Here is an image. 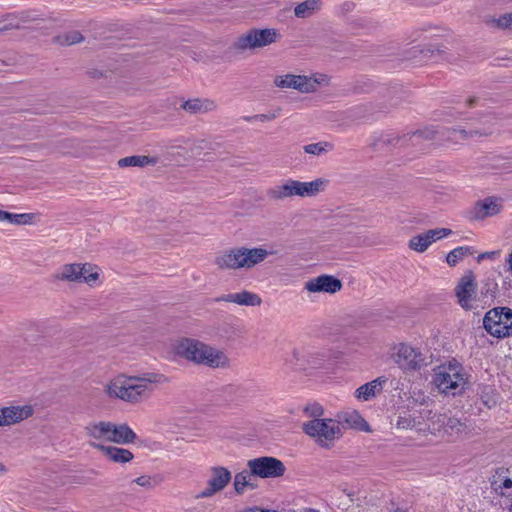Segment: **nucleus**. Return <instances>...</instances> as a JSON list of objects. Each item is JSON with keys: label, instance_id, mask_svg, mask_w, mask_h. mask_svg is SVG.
<instances>
[{"label": "nucleus", "instance_id": "43", "mask_svg": "<svg viewBox=\"0 0 512 512\" xmlns=\"http://www.w3.org/2000/svg\"><path fill=\"white\" fill-rule=\"evenodd\" d=\"M134 482L142 487H150L151 486V479L149 476H140L134 480Z\"/></svg>", "mask_w": 512, "mask_h": 512}, {"label": "nucleus", "instance_id": "37", "mask_svg": "<svg viewBox=\"0 0 512 512\" xmlns=\"http://www.w3.org/2000/svg\"><path fill=\"white\" fill-rule=\"evenodd\" d=\"M472 254L469 247H457L450 251L446 257V261L450 266H455L465 256Z\"/></svg>", "mask_w": 512, "mask_h": 512}, {"label": "nucleus", "instance_id": "10", "mask_svg": "<svg viewBox=\"0 0 512 512\" xmlns=\"http://www.w3.org/2000/svg\"><path fill=\"white\" fill-rule=\"evenodd\" d=\"M280 37L279 31L275 28L251 29L239 36L234 46L238 50L258 49L277 42Z\"/></svg>", "mask_w": 512, "mask_h": 512}, {"label": "nucleus", "instance_id": "52", "mask_svg": "<svg viewBox=\"0 0 512 512\" xmlns=\"http://www.w3.org/2000/svg\"><path fill=\"white\" fill-rule=\"evenodd\" d=\"M2 31H3V30H2V29H0V33H1Z\"/></svg>", "mask_w": 512, "mask_h": 512}, {"label": "nucleus", "instance_id": "22", "mask_svg": "<svg viewBox=\"0 0 512 512\" xmlns=\"http://www.w3.org/2000/svg\"><path fill=\"white\" fill-rule=\"evenodd\" d=\"M386 383L387 378L385 376L377 377L376 379L358 387L355 390V397L361 401H368L380 394Z\"/></svg>", "mask_w": 512, "mask_h": 512}, {"label": "nucleus", "instance_id": "4", "mask_svg": "<svg viewBox=\"0 0 512 512\" xmlns=\"http://www.w3.org/2000/svg\"><path fill=\"white\" fill-rule=\"evenodd\" d=\"M328 180L316 178L309 182H304L292 178H287L267 190V197L272 201H283L293 197L312 198L325 191Z\"/></svg>", "mask_w": 512, "mask_h": 512}, {"label": "nucleus", "instance_id": "13", "mask_svg": "<svg viewBox=\"0 0 512 512\" xmlns=\"http://www.w3.org/2000/svg\"><path fill=\"white\" fill-rule=\"evenodd\" d=\"M394 350L393 360L405 372L420 369L424 362L422 353L408 344L400 343L395 346Z\"/></svg>", "mask_w": 512, "mask_h": 512}, {"label": "nucleus", "instance_id": "2", "mask_svg": "<svg viewBox=\"0 0 512 512\" xmlns=\"http://www.w3.org/2000/svg\"><path fill=\"white\" fill-rule=\"evenodd\" d=\"M273 254V251H269L264 246H238L224 250L215 258V264L220 270L249 271L261 265Z\"/></svg>", "mask_w": 512, "mask_h": 512}, {"label": "nucleus", "instance_id": "12", "mask_svg": "<svg viewBox=\"0 0 512 512\" xmlns=\"http://www.w3.org/2000/svg\"><path fill=\"white\" fill-rule=\"evenodd\" d=\"M247 467L252 475L263 479L282 477L286 472L284 463L270 456L251 459L247 462Z\"/></svg>", "mask_w": 512, "mask_h": 512}, {"label": "nucleus", "instance_id": "16", "mask_svg": "<svg viewBox=\"0 0 512 512\" xmlns=\"http://www.w3.org/2000/svg\"><path fill=\"white\" fill-rule=\"evenodd\" d=\"M452 231L448 228H436L412 237L409 241V248L422 253L436 240L449 236Z\"/></svg>", "mask_w": 512, "mask_h": 512}, {"label": "nucleus", "instance_id": "11", "mask_svg": "<svg viewBox=\"0 0 512 512\" xmlns=\"http://www.w3.org/2000/svg\"><path fill=\"white\" fill-rule=\"evenodd\" d=\"M209 476L205 487L195 495V499H209L221 493L231 482L232 473L224 466L214 465L208 470Z\"/></svg>", "mask_w": 512, "mask_h": 512}, {"label": "nucleus", "instance_id": "18", "mask_svg": "<svg viewBox=\"0 0 512 512\" xmlns=\"http://www.w3.org/2000/svg\"><path fill=\"white\" fill-rule=\"evenodd\" d=\"M34 413L31 405L8 406L0 408V427L11 426L19 423Z\"/></svg>", "mask_w": 512, "mask_h": 512}, {"label": "nucleus", "instance_id": "31", "mask_svg": "<svg viewBox=\"0 0 512 512\" xmlns=\"http://www.w3.org/2000/svg\"><path fill=\"white\" fill-rule=\"evenodd\" d=\"M485 24L492 29L511 30L512 29V12L499 16H488L485 18Z\"/></svg>", "mask_w": 512, "mask_h": 512}, {"label": "nucleus", "instance_id": "49", "mask_svg": "<svg viewBox=\"0 0 512 512\" xmlns=\"http://www.w3.org/2000/svg\"><path fill=\"white\" fill-rule=\"evenodd\" d=\"M507 262H508V265H509V270H510V272L512 274V252L509 254Z\"/></svg>", "mask_w": 512, "mask_h": 512}, {"label": "nucleus", "instance_id": "26", "mask_svg": "<svg viewBox=\"0 0 512 512\" xmlns=\"http://www.w3.org/2000/svg\"><path fill=\"white\" fill-rule=\"evenodd\" d=\"M423 419L422 415L405 413L398 417L396 426L399 429H411L426 434V426H424Z\"/></svg>", "mask_w": 512, "mask_h": 512}, {"label": "nucleus", "instance_id": "40", "mask_svg": "<svg viewBox=\"0 0 512 512\" xmlns=\"http://www.w3.org/2000/svg\"><path fill=\"white\" fill-rule=\"evenodd\" d=\"M304 412L307 416L312 417L313 419H322L321 416L324 414V410L319 404L306 406Z\"/></svg>", "mask_w": 512, "mask_h": 512}, {"label": "nucleus", "instance_id": "30", "mask_svg": "<svg viewBox=\"0 0 512 512\" xmlns=\"http://www.w3.org/2000/svg\"><path fill=\"white\" fill-rule=\"evenodd\" d=\"M157 162L158 159L156 157H149L145 155H133L119 159L118 166L121 168L144 167L148 165H155Z\"/></svg>", "mask_w": 512, "mask_h": 512}, {"label": "nucleus", "instance_id": "41", "mask_svg": "<svg viewBox=\"0 0 512 512\" xmlns=\"http://www.w3.org/2000/svg\"><path fill=\"white\" fill-rule=\"evenodd\" d=\"M344 421L350 425L356 426L359 422L363 421V419L357 412H353L349 414V417L345 416Z\"/></svg>", "mask_w": 512, "mask_h": 512}, {"label": "nucleus", "instance_id": "8", "mask_svg": "<svg viewBox=\"0 0 512 512\" xmlns=\"http://www.w3.org/2000/svg\"><path fill=\"white\" fill-rule=\"evenodd\" d=\"M483 326L493 337L505 338L512 336V309L496 307L489 310L484 316Z\"/></svg>", "mask_w": 512, "mask_h": 512}, {"label": "nucleus", "instance_id": "51", "mask_svg": "<svg viewBox=\"0 0 512 512\" xmlns=\"http://www.w3.org/2000/svg\"><path fill=\"white\" fill-rule=\"evenodd\" d=\"M4 467L0 464V471H4Z\"/></svg>", "mask_w": 512, "mask_h": 512}, {"label": "nucleus", "instance_id": "24", "mask_svg": "<svg viewBox=\"0 0 512 512\" xmlns=\"http://www.w3.org/2000/svg\"><path fill=\"white\" fill-rule=\"evenodd\" d=\"M136 439V433L127 423L112 424L110 442L118 445H127L134 443Z\"/></svg>", "mask_w": 512, "mask_h": 512}, {"label": "nucleus", "instance_id": "6", "mask_svg": "<svg viewBox=\"0 0 512 512\" xmlns=\"http://www.w3.org/2000/svg\"><path fill=\"white\" fill-rule=\"evenodd\" d=\"M302 429L321 447H330L342 435L340 422L331 418L312 419L303 423Z\"/></svg>", "mask_w": 512, "mask_h": 512}, {"label": "nucleus", "instance_id": "1", "mask_svg": "<svg viewBox=\"0 0 512 512\" xmlns=\"http://www.w3.org/2000/svg\"><path fill=\"white\" fill-rule=\"evenodd\" d=\"M167 381V377L158 372H145L137 375L121 373L104 385V393L110 399L137 405L148 400L155 389Z\"/></svg>", "mask_w": 512, "mask_h": 512}, {"label": "nucleus", "instance_id": "36", "mask_svg": "<svg viewBox=\"0 0 512 512\" xmlns=\"http://www.w3.org/2000/svg\"><path fill=\"white\" fill-rule=\"evenodd\" d=\"M60 45H73L83 40V36L79 31H68L55 38Z\"/></svg>", "mask_w": 512, "mask_h": 512}, {"label": "nucleus", "instance_id": "25", "mask_svg": "<svg viewBox=\"0 0 512 512\" xmlns=\"http://www.w3.org/2000/svg\"><path fill=\"white\" fill-rule=\"evenodd\" d=\"M181 108L190 114H205L216 110L217 104L208 98H193L184 101Z\"/></svg>", "mask_w": 512, "mask_h": 512}, {"label": "nucleus", "instance_id": "15", "mask_svg": "<svg viewBox=\"0 0 512 512\" xmlns=\"http://www.w3.org/2000/svg\"><path fill=\"white\" fill-rule=\"evenodd\" d=\"M342 283L332 275H320L305 282L304 289L309 293L334 294L340 291Z\"/></svg>", "mask_w": 512, "mask_h": 512}, {"label": "nucleus", "instance_id": "14", "mask_svg": "<svg viewBox=\"0 0 512 512\" xmlns=\"http://www.w3.org/2000/svg\"><path fill=\"white\" fill-rule=\"evenodd\" d=\"M477 281L472 271H467L455 287V295L458 303L465 310L473 308L472 302L477 296Z\"/></svg>", "mask_w": 512, "mask_h": 512}, {"label": "nucleus", "instance_id": "42", "mask_svg": "<svg viewBox=\"0 0 512 512\" xmlns=\"http://www.w3.org/2000/svg\"><path fill=\"white\" fill-rule=\"evenodd\" d=\"M481 399H482L483 404L488 408L494 407L497 403V400L493 395H491V396L489 394L482 395Z\"/></svg>", "mask_w": 512, "mask_h": 512}, {"label": "nucleus", "instance_id": "35", "mask_svg": "<svg viewBox=\"0 0 512 512\" xmlns=\"http://www.w3.org/2000/svg\"><path fill=\"white\" fill-rule=\"evenodd\" d=\"M81 282L92 284L99 278V268L91 263H80Z\"/></svg>", "mask_w": 512, "mask_h": 512}, {"label": "nucleus", "instance_id": "7", "mask_svg": "<svg viewBox=\"0 0 512 512\" xmlns=\"http://www.w3.org/2000/svg\"><path fill=\"white\" fill-rule=\"evenodd\" d=\"M329 78L322 73L311 75L285 74L276 76L274 85L281 89H294L301 93L316 92L321 86L328 85Z\"/></svg>", "mask_w": 512, "mask_h": 512}, {"label": "nucleus", "instance_id": "9", "mask_svg": "<svg viewBox=\"0 0 512 512\" xmlns=\"http://www.w3.org/2000/svg\"><path fill=\"white\" fill-rule=\"evenodd\" d=\"M328 360L326 352L316 348L294 349L288 363L298 371L321 369Z\"/></svg>", "mask_w": 512, "mask_h": 512}, {"label": "nucleus", "instance_id": "28", "mask_svg": "<svg viewBox=\"0 0 512 512\" xmlns=\"http://www.w3.org/2000/svg\"><path fill=\"white\" fill-rule=\"evenodd\" d=\"M55 279L67 282H81L80 263L62 265L54 274Z\"/></svg>", "mask_w": 512, "mask_h": 512}, {"label": "nucleus", "instance_id": "19", "mask_svg": "<svg viewBox=\"0 0 512 512\" xmlns=\"http://www.w3.org/2000/svg\"><path fill=\"white\" fill-rule=\"evenodd\" d=\"M217 302H229V303H235L240 306H260L262 303L261 297L251 291L243 290L241 292L237 293H230L226 295H222L218 298H216Z\"/></svg>", "mask_w": 512, "mask_h": 512}, {"label": "nucleus", "instance_id": "39", "mask_svg": "<svg viewBox=\"0 0 512 512\" xmlns=\"http://www.w3.org/2000/svg\"><path fill=\"white\" fill-rule=\"evenodd\" d=\"M34 219H35V214H33V213H21V214L13 213L12 224L28 225V224H32Z\"/></svg>", "mask_w": 512, "mask_h": 512}, {"label": "nucleus", "instance_id": "17", "mask_svg": "<svg viewBox=\"0 0 512 512\" xmlns=\"http://www.w3.org/2000/svg\"><path fill=\"white\" fill-rule=\"evenodd\" d=\"M504 207V201L501 197L489 196L476 202L473 208V218L475 220H484L500 214Z\"/></svg>", "mask_w": 512, "mask_h": 512}, {"label": "nucleus", "instance_id": "33", "mask_svg": "<svg viewBox=\"0 0 512 512\" xmlns=\"http://www.w3.org/2000/svg\"><path fill=\"white\" fill-rule=\"evenodd\" d=\"M444 425H445V415L444 414H433L428 419V422L424 423V426H426V433H430L433 435H443Z\"/></svg>", "mask_w": 512, "mask_h": 512}, {"label": "nucleus", "instance_id": "34", "mask_svg": "<svg viewBox=\"0 0 512 512\" xmlns=\"http://www.w3.org/2000/svg\"><path fill=\"white\" fill-rule=\"evenodd\" d=\"M334 149V145L327 141H320L317 143H310L303 146L305 153L313 156H321Z\"/></svg>", "mask_w": 512, "mask_h": 512}, {"label": "nucleus", "instance_id": "3", "mask_svg": "<svg viewBox=\"0 0 512 512\" xmlns=\"http://www.w3.org/2000/svg\"><path fill=\"white\" fill-rule=\"evenodd\" d=\"M176 353L189 361L211 368H226L230 364V359L223 351L195 339L180 340L176 345Z\"/></svg>", "mask_w": 512, "mask_h": 512}, {"label": "nucleus", "instance_id": "45", "mask_svg": "<svg viewBox=\"0 0 512 512\" xmlns=\"http://www.w3.org/2000/svg\"><path fill=\"white\" fill-rule=\"evenodd\" d=\"M13 213L0 210V221L12 224Z\"/></svg>", "mask_w": 512, "mask_h": 512}, {"label": "nucleus", "instance_id": "27", "mask_svg": "<svg viewBox=\"0 0 512 512\" xmlns=\"http://www.w3.org/2000/svg\"><path fill=\"white\" fill-rule=\"evenodd\" d=\"M322 6V0H305L295 6L294 15L299 19H307L318 13Z\"/></svg>", "mask_w": 512, "mask_h": 512}, {"label": "nucleus", "instance_id": "48", "mask_svg": "<svg viewBox=\"0 0 512 512\" xmlns=\"http://www.w3.org/2000/svg\"><path fill=\"white\" fill-rule=\"evenodd\" d=\"M494 254H495V252H490V253L486 252V253H483V254H481V255L479 256V260H481V259H483V258H485V257H490V256H492V255H494Z\"/></svg>", "mask_w": 512, "mask_h": 512}, {"label": "nucleus", "instance_id": "46", "mask_svg": "<svg viewBox=\"0 0 512 512\" xmlns=\"http://www.w3.org/2000/svg\"><path fill=\"white\" fill-rule=\"evenodd\" d=\"M275 117H276L275 114H271V115L259 114V115L254 116L255 119L262 121V122L273 120Z\"/></svg>", "mask_w": 512, "mask_h": 512}, {"label": "nucleus", "instance_id": "38", "mask_svg": "<svg viewBox=\"0 0 512 512\" xmlns=\"http://www.w3.org/2000/svg\"><path fill=\"white\" fill-rule=\"evenodd\" d=\"M442 129L441 131L436 130L433 127L425 128L423 130L415 131L411 134L410 140L413 144L418 143V141L423 138L427 140H431L436 138V136L440 133L442 135Z\"/></svg>", "mask_w": 512, "mask_h": 512}, {"label": "nucleus", "instance_id": "29", "mask_svg": "<svg viewBox=\"0 0 512 512\" xmlns=\"http://www.w3.org/2000/svg\"><path fill=\"white\" fill-rule=\"evenodd\" d=\"M252 473L249 470H242L236 473L233 477V486L237 495H243L247 489L253 490L256 488L251 482Z\"/></svg>", "mask_w": 512, "mask_h": 512}, {"label": "nucleus", "instance_id": "20", "mask_svg": "<svg viewBox=\"0 0 512 512\" xmlns=\"http://www.w3.org/2000/svg\"><path fill=\"white\" fill-rule=\"evenodd\" d=\"M90 446L101 451L110 461L115 463H127L133 459V453L125 448L107 446L101 443L89 442Z\"/></svg>", "mask_w": 512, "mask_h": 512}, {"label": "nucleus", "instance_id": "23", "mask_svg": "<svg viewBox=\"0 0 512 512\" xmlns=\"http://www.w3.org/2000/svg\"><path fill=\"white\" fill-rule=\"evenodd\" d=\"M489 130H465L456 128H447L442 131V136L449 142L458 144L462 141L481 136H489Z\"/></svg>", "mask_w": 512, "mask_h": 512}, {"label": "nucleus", "instance_id": "5", "mask_svg": "<svg viewBox=\"0 0 512 512\" xmlns=\"http://www.w3.org/2000/svg\"><path fill=\"white\" fill-rule=\"evenodd\" d=\"M433 372V384L440 393L445 395L461 394L468 383V375L464 367L456 361L443 363Z\"/></svg>", "mask_w": 512, "mask_h": 512}, {"label": "nucleus", "instance_id": "32", "mask_svg": "<svg viewBox=\"0 0 512 512\" xmlns=\"http://www.w3.org/2000/svg\"><path fill=\"white\" fill-rule=\"evenodd\" d=\"M465 429V424H463L459 419L445 415L443 435H447L449 437H458L465 431Z\"/></svg>", "mask_w": 512, "mask_h": 512}, {"label": "nucleus", "instance_id": "47", "mask_svg": "<svg viewBox=\"0 0 512 512\" xmlns=\"http://www.w3.org/2000/svg\"><path fill=\"white\" fill-rule=\"evenodd\" d=\"M477 102V98L476 97H471L468 99L467 101V104L469 107L473 106L475 103Z\"/></svg>", "mask_w": 512, "mask_h": 512}, {"label": "nucleus", "instance_id": "44", "mask_svg": "<svg viewBox=\"0 0 512 512\" xmlns=\"http://www.w3.org/2000/svg\"><path fill=\"white\" fill-rule=\"evenodd\" d=\"M512 488V480L510 478H506L498 487L500 493L505 495V490Z\"/></svg>", "mask_w": 512, "mask_h": 512}, {"label": "nucleus", "instance_id": "50", "mask_svg": "<svg viewBox=\"0 0 512 512\" xmlns=\"http://www.w3.org/2000/svg\"><path fill=\"white\" fill-rule=\"evenodd\" d=\"M436 51H437V53H438V54H440V53H442V52H443V51H442V50H440L439 48H437V49H436Z\"/></svg>", "mask_w": 512, "mask_h": 512}, {"label": "nucleus", "instance_id": "21", "mask_svg": "<svg viewBox=\"0 0 512 512\" xmlns=\"http://www.w3.org/2000/svg\"><path fill=\"white\" fill-rule=\"evenodd\" d=\"M113 422L98 421L91 422L85 427L86 435L91 439L90 442L101 443L110 442Z\"/></svg>", "mask_w": 512, "mask_h": 512}]
</instances>
